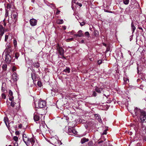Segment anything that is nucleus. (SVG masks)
Wrapping results in <instances>:
<instances>
[{"mask_svg":"<svg viewBox=\"0 0 146 146\" xmlns=\"http://www.w3.org/2000/svg\"><path fill=\"white\" fill-rule=\"evenodd\" d=\"M23 141L27 146H35L37 143L35 138H29L25 134L23 135Z\"/></svg>","mask_w":146,"mask_h":146,"instance_id":"nucleus-1","label":"nucleus"},{"mask_svg":"<svg viewBox=\"0 0 146 146\" xmlns=\"http://www.w3.org/2000/svg\"><path fill=\"white\" fill-rule=\"evenodd\" d=\"M43 111V110H39L36 109L35 112L34 113L33 119L36 122L39 120L40 118H41L40 116L43 115L41 112V111Z\"/></svg>","mask_w":146,"mask_h":146,"instance_id":"nucleus-2","label":"nucleus"},{"mask_svg":"<svg viewBox=\"0 0 146 146\" xmlns=\"http://www.w3.org/2000/svg\"><path fill=\"white\" fill-rule=\"evenodd\" d=\"M50 143L55 146L60 145L62 144L61 141L58 140L56 137H54L50 139Z\"/></svg>","mask_w":146,"mask_h":146,"instance_id":"nucleus-3","label":"nucleus"},{"mask_svg":"<svg viewBox=\"0 0 146 146\" xmlns=\"http://www.w3.org/2000/svg\"><path fill=\"white\" fill-rule=\"evenodd\" d=\"M134 111L133 113V116L135 117V116H136L137 117H139L140 115V113H141V112H142V111H143L140 110L137 108H135Z\"/></svg>","mask_w":146,"mask_h":146,"instance_id":"nucleus-4","label":"nucleus"},{"mask_svg":"<svg viewBox=\"0 0 146 146\" xmlns=\"http://www.w3.org/2000/svg\"><path fill=\"white\" fill-rule=\"evenodd\" d=\"M6 48L5 49V54H10L11 52H12L13 50L12 48L11 47V46L9 43L6 44Z\"/></svg>","mask_w":146,"mask_h":146,"instance_id":"nucleus-5","label":"nucleus"},{"mask_svg":"<svg viewBox=\"0 0 146 146\" xmlns=\"http://www.w3.org/2000/svg\"><path fill=\"white\" fill-rule=\"evenodd\" d=\"M139 117L142 122L146 121V113L144 111L141 112Z\"/></svg>","mask_w":146,"mask_h":146,"instance_id":"nucleus-6","label":"nucleus"},{"mask_svg":"<svg viewBox=\"0 0 146 146\" xmlns=\"http://www.w3.org/2000/svg\"><path fill=\"white\" fill-rule=\"evenodd\" d=\"M46 105V103L44 101L39 100L38 102V107L39 108H43Z\"/></svg>","mask_w":146,"mask_h":146,"instance_id":"nucleus-7","label":"nucleus"},{"mask_svg":"<svg viewBox=\"0 0 146 146\" xmlns=\"http://www.w3.org/2000/svg\"><path fill=\"white\" fill-rule=\"evenodd\" d=\"M5 62L7 63H9L11 60V57L9 54H6L5 55Z\"/></svg>","mask_w":146,"mask_h":146,"instance_id":"nucleus-8","label":"nucleus"},{"mask_svg":"<svg viewBox=\"0 0 146 146\" xmlns=\"http://www.w3.org/2000/svg\"><path fill=\"white\" fill-rule=\"evenodd\" d=\"M30 25L32 26H35L37 24V21L33 18L31 19L29 21Z\"/></svg>","mask_w":146,"mask_h":146,"instance_id":"nucleus-9","label":"nucleus"},{"mask_svg":"<svg viewBox=\"0 0 146 146\" xmlns=\"http://www.w3.org/2000/svg\"><path fill=\"white\" fill-rule=\"evenodd\" d=\"M8 94L9 100L11 101H12L14 99V97L13 96V92L11 90H9V91Z\"/></svg>","mask_w":146,"mask_h":146,"instance_id":"nucleus-10","label":"nucleus"},{"mask_svg":"<svg viewBox=\"0 0 146 146\" xmlns=\"http://www.w3.org/2000/svg\"><path fill=\"white\" fill-rule=\"evenodd\" d=\"M84 34L82 33V30H79L77 33V34H75L74 35V36H75L76 37H81L84 36Z\"/></svg>","mask_w":146,"mask_h":146,"instance_id":"nucleus-11","label":"nucleus"},{"mask_svg":"<svg viewBox=\"0 0 146 146\" xmlns=\"http://www.w3.org/2000/svg\"><path fill=\"white\" fill-rule=\"evenodd\" d=\"M94 116L95 118L97 119L99 122L101 123L102 122V119L99 115L98 114H95Z\"/></svg>","mask_w":146,"mask_h":146,"instance_id":"nucleus-12","label":"nucleus"},{"mask_svg":"<svg viewBox=\"0 0 146 146\" xmlns=\"http://www.w3.org/2000/svg\"><path fill=\"white\" fill-rule=\"evenodd\" d=\"M58 52L60 55H62L64 52V50L61 47H59L58 48Z\"/></svg>","mask_w":146,"mask_h":146,"instance_id":"nucleus-13","label":"nucleus"},{"mask_svg":"<svg viewBox=\"0 0 146 146\" xmlns=\"http://www.w3.org/2000/svg\"><path fill=\"white\" fill-rule=\"evenodd\" d=\"M12 78L14 81H16L18 78L17 74L16 73H13L12 75Z\"/></svg>","mask_w":146,"mask_h":146,"instance_id":"nucleus-14","label":"nucleus"},{"mask_svg":"<svg viewBox=\"0 0 146 146\" xmlns=\"http://www.w3.org/2000/svg\"><path fill=\"white\" fill-rule=\"evenodd\" d=\"M12 17L13 19H14V22H16L17 21V14L16 13H13Z\"/></svg>","mask_w":146,"mask_h":146,"instance_id":"nucleus-15","label":"nucleus"},{"mask_svg":"<svg viewBox=\"0 0 146 146\" xmlns=\"http://www.w3.org/2000/svg\"><path fill=\"white\" fill-rule=\"evenodd\" d=\"M4 33V30L2 27H0V36H3Z\"/></svg>","mask_w":146,"mask_h":146,"instance_id":"nucleus-16","label":"nucleus"},{"mask_svg":"<svg viewBox=\"0 0 146 146\" xmlns=\"http://www.w3.org/2000/svg\"><path fill=\"white\" fill-rule=\"evenodd\" d=\"M89 139H88L86 138H83L81 139V142L82 144H83L86 142H87L88 141Z\"/></svg>","mask_w":146,"mask_h":146,"instance_id":"nucleus-17","label":"nucleus"},{"mask_svg":"<svg viewBox=\"0 0 146 146\" xmlns=\"http://www.w3.org/2000/svg\"><path fill=\"white\" fill-rule=\"evenodd\" d=\"M95 90L98 93H101L102 91V89L96 87L95 88Z\"/></svg>","mask_w":146,"mask_h":146,"instance_id":"nucleus-18","label":"nucleus"},{"mask_svg":"<svg viewBox=\"0 0 146 146\" xmlns=\"http://www.w3.org/2000/svg\"><path fill=\"white\" fill-rule=\"evenodd\" d=\"M131 29L132 30V33H133L135 30L136 28L134 26L133 22H132L131 23Z\"/></svg>","mask_w":146,"mask_h":146,"instance_id":"nucleus-19","label":"nucleus"},{"mask_svg":"<svg viewBox=\"0 0 146 146\" xmlns=\"http://www.w3.org/2000/svg\"><path fill=\"white\" fill-rule=\"evenodd\" d=\"M5 6L6 7V9H10L11 7V5L10 4H5Z\"/></svg>","mask_w":146,"mask_h":146,"instance_id":"nucleus-20","label":"nucleus"},{"mask_svg":"<svg viewBox=\"0 0 146 146\" xmlns=\"http://www.w3.org/2000/svg\"><path fill=\"white\" fill-rule=\"evenodd\" d=\"M31 77L33 80V83H34L35 81L36 80V77L34 73H33L31 74Z\"/></svg>","mask_w":146,"mask_h":146,"instance_id":"nucleus-21","label":"nucleus"},{"mask_svg":"<svg viewBox=\"0 0 146 146\" xmlns=\"http://www.w3.org/2000/svg\"><path fill=\"white\" fill-rule=\"evenodd\" d=\"M63 72H65L66 73H69L70 72V69L68 67H66V69L63 70Z\"/></svg>","mask_w":146,"mask_h":146,"instance_id":"nucleus-22","label":"nucleus"},{"mask_svg":"<svg viewBox=\"0 0 146 146\" xmlns=\"http://www.w3.org/2000/svg\"><path fill=\"white\" fill-rule=\"evenodd\" d=\"M73 128H70L68 129L67 133L70 135H72V133Z\"/></svg>","mask_w":146,"mask_h":146,"instance_id":"nucleus-23","label":"nucleus"},{"mask_svg":"<svg viewBox=\"0 0 146 146\" xmlns=\"http://www.w3.org/2000/svg\"><path fill=\"white\" fill-rule=\"evenodd\" d=\"M64 23V21L62 19H58L56 20V23L58 24H62Z\"/></svg>","mask_w":146,"mask_h":146,"instance_id":"nucleus-24","label":"nucleus"},{"mask_svg":"<svg viewBox=\"0 0 146 146\" xmlns=\"http://www.w3.org/2000/svg\"><path fill=\"white\" fill-rule=\"evenodd\" d=\"M5 84L4 83H3L2 87H1V90L3 92H4L5 90Z\"/></svg>","mask_w":146,"mask_h":146,"instance_id":"nucleus-25","label":"nucleus"},{"mask_svg":"<svg viewBox=\"0 0 146 146\" xmlns=\"http://www.w3.org/2000/svg\"><path fill=\"white\" fill-rule=\"evenodd\" d=\"M33 66L35 67L38 68L40 66V64L38 62H35L33 63Z\"/></svg>","mask_w":146,"mask_h":146,"instance_id":"nucleus-26","label":"nucleus"},{"mask_svg":"<svg viewBox=\"0 0 146 146\" xmlns=\"http://www.w3.org/2000/svg\"><path fill=\"white\" fill-rule=\"evenodd\" d=\"M123 3L126 5L128 4L129 2V0H123Z\"/></svg>","mask_w":146,"mask_h":146,"instance_id":"nucleus-27","label":"nucleus"},{"mask_svg":"<svg viewBox=\"0 0 146 146\" xmlns=\"http://www.w3.org/2000/svg\"><path fill=\"white\" fill-rule=\"evenodd\" d=\"M13 139L15 141V142H17L18 140V137L16 136H14Z\"/></svg>","mask_w":146,"mask_h":146,"instance_id":"nucleus-28","label":"nucleus"},{"mask_svg":"<svg viewBox=\"0 0 146 146\" xmlns=\"http://www.w3.org/2000/svg\"><path fill=\"white\" fill-rule=\"evenodd\" d=\"M7 67V65L6 64H4L2 66V68L3 70H5Z\"/></svg>","mask_w":146,"mask_h":146,"instance_id":"nucleus-29","label":"nucleus"},{"mask_svg":"<svg viewBox=\"0 0 146 146\" xmlns=\"http://www.w3.org/2000/svg\"><path fill=\"white\" fill-rule=\"evenodd\" d=\"M72 134H77V131L74 128L73 129V130L72 131Z\"/></svg>","mask_w":146,"mask_h":146,"instance_id":"nucleus-30","label":"nucleus"},{"mask_svg":"<svg viewBox=\"0 0 146 146\" xmlns=\"http://www.w3.org/2000/svg\"><path fill=\"white\" fill-rule=\"evenodd\" d=\"M19 56V54L18 53L16 52L15 53V57L17 59H18Z\"/></svg>","mask_w":146,"mask_h":146,"instance_id":"nucleus-31","label":"nucleus"},{"mask_svg":"<svg viewBox=\"0 0 146 146\" xmlns=\"http://www.w3.org/2000/svg\"><path fill=\"white\" fill-rule=\"evenodd\" d=\"M85 35L88 38L89 37L90 35L89 33L88 32H86L85 33Z\"/></svg>","mask_w":146,"mask_h":146,"instance_id":"nucleus-32","label":"nucleus"},{"mask_svg":"<svg viewBox=\"0 0 146 146\" xmlns=\"http://www.w3.org/2000/svg\"><path fill=\"white\" fill-rule=\"evenodd\" d=\"M49 6H50L53 9L55 8V5L53 4H50Z\"/></svg>","mask_w":146,"mask_h":146,"instance_id":"nucleus-33","label":"nucleus"},{"mask_svg":"<svg viewBox=\"0 0 146 146\" xmlns=\"http://www.w3.org/2000/svg\"><path fill=\"white\" fill-rule=\"evenodd\" d=\"M37 85L39 87H41L42 86V84L41 82L38 81L37 82Z\"/></svg>","mask_w":146,"mask_h":146,"instance_id":"nucleus-34","label":"nucleus"},{"mask_svg":"<svg viewBox=\"0 0 146 146\" xmlns=\"http://www.w3.org/2000/svg\"><path fill=\"white\" fill-rule=\"evenodd\" d=\"M11 101V105L12 107H14L16 103L14 102L13 100Z\"/></svg>","mask_w":146,"mask_h":146,"instance_id":"nucleus-35","label":"nucleus"},{"mask_svg":"<svg viewBox=\"0 0 146 146\" xmlns=\"http://www.w3.org/2000/svg\"><path fill=\"white\" fill-rule=\"evenodd\" d=\"M1 97L3 99H5L6 98V96L3 93L1 94Z\"/></svg>","mask_w":146,"mask_h":146,"instance_id":"nucleus-36","label":"nucleus"},{"mask_svg":"<svg viewBox=\"0 0 146 146\" xmlns=\"http://www.w3.org/2000/svg\"><path fill=\"white\" fill-rule=\"evenodd\" d=\"M6 10V12H5V17H7L9 15V13L8 11V10H7V9H5Z\"/></svg>","mask_w":146,"mask_h":146,"instance_id":"nucleus-37","label":"nucleus"},{"mask_svg":"<svg viewBox=\"0 0 146 146\" xmlns=\"http://www.w3.org/2000/svg\"><path fill=\"white\" fill-rule=\"evenodd\" d=\"M88 145L90 146H92L93 145V143L92 141H89L88 143Z\"/></svg>","mask_w":146,"mask_h":146,"instance_id":"nucleus-38","label":"nucleus"},{"mask_svg":"<svg viewBox=\"0 0 146 146\" xmlns=\"http://www.w3.org/2000/svg\"><path fill=\"white\" fill-rule=\"evenodd\" d=\"M13 44L15 46H16L17 45V42L16 40H13Z\"/></svg>","mask_w":146,"mask_h":146,"instance_id":"nucleus-39","label":"nucleus"},{"mask_svg":"<svg viewBox=\"0 0 146 146\" xmlns=\"http://www.w3.org/2000/svg\"><path fill=\"white\" fill-rule=\"evenodd\" d=\"M92 95L94 96H96L97 95V94L94 91L92 92Z\"/></svg>","mask_w":146,"mask_h":146,"instance_id":"nucleus-40","label":"nucleus"},{"mask_svg":"<svg viewBox=\"0 0 146 146\" xmlns=\"http://www.w3.org/2000/svg\"><path fill=\"white\" fill-rule=\"evenodd\" d=\"M8 38V36L7 35H6L5 37V41H6Z\"/></svg>","mask_w":146,"mask_h":146,"instance_id":"nucleus-41","label":"nucleus"},{"mask_svg":"<svg viewBox=\"0 0 146 146\" xmlns=\"http://www.w3.org/2000/svg\"><path fill=\"white\" fill-rule=\"evenodd\" d=\"M14 146H18L17 142H15L14 143Z\"/></svg>","mask_w":146,"mask_h":146,"instance_id":"nucleus-42","label":"nucleus"},{"mask_svg":"<svg viewBox=\"0 0 146 146\" xmlns=\"http://www.w3.org/2000/svg\"><path fill=\"white\" fill-rule=\"evenodd\" d=\"M95 32V36H98L99 35L98 32V31H96Z\"/></svg>","mask_w":146,"mask_h":146,"instance_id":"nucleus-43","label":"nucleus"},{"mask_svg":"<svg viewBox=\"0 0 146 146\" xmlns=\"http://www.w3.org/2000/svg\"><path fill=\"white\" fill-rule=\"evenodd\" d=\"M60 12V11L58 9L57 10V11L56 13V14L58 15L59 14Z\"/></svg>","mask_w":146,"mask_h":146,"instance_id":"nucleus-44","label":"nucleus"},{"mask_svg":"<svg viewBox=\"0 0 146 146\" xmlns=\"http://www.w3.org/2000/svg\"><path fill=\"white\" fill-rule=\"evenodd\" d=\"M98 64H100L102 63V61L101 60H99L98 61Z\"/></svg>","mask_w":146,"mask_h":146,"instance_id":"nucleus-45","label":"nucleus"},{"mask_svg":"<svg viewBox=\"0 0 146 146\" xmlns=\"http://www.w3.org/2000/svg\"><path fill=\"white\" fill-rule=\"evenodd\" d=\"M76 4L80 7H81L82 5V4L80 3H77Z\"/></svg>","mask_w":146,"mask_h":146,"instance_id":"nucleus-46","label":"nucleus"},{"mask_svg":"<svg viewBox=\"0 0 146 146\" xmlns=\"http://www.w3.org/2000/svg\"><path fill=\"white\" fill-rule=\"evenodd\" d=\"M138 50H142V52H145V50H144L142 48H139V49Z\"/></svg>","mask_w":146,"mask_h":146,"instance_id":"nucleus-47","label":"nucleus"},{"mask_svg":"<svg viewBox=\"0 0 146 146\" xmlns=\"http://www.w3.org/2000/svg\"><path fill=\"white\" fill-rule=\"evenodd\" d=\"M85 23L84 22H82L80 23V25L81 26H83V25H85Z\"/></svg>","mask_w":146,"mask_h":146,"instance_id":"nucleus-48","label":"nucleus"},{"mask_svg":"<svg viewBox=\"0 0 146 146\" xmlns=\"http://www.w3.org/2000/svg\"><path fill=\"white\" fill-rule=\"evenodd\" d=\"M16 70V68L15 66H13L12 68V70L13 71H15Z\"/></svg>","mask_w":146,"mask_h":146,"instance_id":"nucleus-49","label":"nucleus"},{"mask_svg":"<svg viewBox=\"0 0 146 146\" xmlns=\"http://www.w3.org/2000/svg\"><path fill=\"white\" fill-rule=\"evenodd\" d=\"M73 38H70V39H67L66 40H67V41H69V40H73Z\"/></svg>","mask_w":146,"mask_h":146,"instance_id":"nucleus-50","label":"nucleus"},{"mask_svg":"<svg viewBox=\"0 0 146 146\" xmlns=\"http://www.w3.org/2000/svg\"><path fill=\"white\" fill-rule=\"evenodd\" d=\"M8 22L9 23H13V21H12L10 20L9 19V20Z\"/></svg>","mask_w":146,"mask_h":146,"instance_id":"nucleus-51","label":"nucleus"},{"mask_svg":"<svg viewBox=\"0 0 146 146\" xmlns=\"http://www.w3.org/2000/svg\"><path fill=\"white\" fill-rule=\"evenodd\" d=\"M62 28L64 30L66 29V27L65 26H62Z\"/></svg>","mask_w":146,"mask_h":146,"instance_id":"nucleus-52","label":"nucleus"},{"mask_svg":"<svg viewBox=\"0 0 146 146\" xmlns=\"http://www.w3.org/2000/svg\"><path fill=\"white\" fill-rule=\"evenodd\" d=\"M69 33H70V34L73 35L74 33V32L73 31H72L71 32H70Z\"/></svg>","mask_w":146,"mask_h":146,"instance_id":"nucleus-53","label":"nucleus"},{"mask_svg":"<svg viewBox=\"0 0 146 146\" xmlns=\"http://www.w3.org/2000/svg\"><path fill=\"white\" fill-rule=\"evenodd\" d=\"M140 67L139 66H138L137 67V70H138V71H139V70L140 69Z\"/></svg>","mask_w":146,"mask_h":146,"instance_id":"nucleus-54","label":"nucleus"},{"mask_svg":"<svg viewBox=\"0 0 146 146\" xmlns=\"http://www.w3.org/2000/svg\"><path fill=\"white\" fill-rule=\"evenodd\" d=\"M80 43H84V40H82L80 42Z\"/></svg>","mask_w":146,"mask_h":146,"instance_id":"nucleus-55","label":"nucleus"},{"mask_svg":"<svg viewBox=\"0 0 146 146\" xmlns=\"http://www.w3.org/2000/svg\"><path fill=\"white\" fill-rule=\"evenodd\" d=\"M19 134V132H15V134L16 135H18Z\"/></svg>","mask_w":146,"mask_h":146,"instance_id":"nucleus-56","label":"nucleus"},{"mask_svg":"<svg viewBox=\"0 0 146 146\" xmlns=\"http://www.w3.org/2000/svg\"><path fill=\"white\" fill-rule=\"evenodd\" d=\"M128 133L130 135H131L132 134V133L131 132H130L129 133Z\"/></svg>","mask_w":146,"mask_h":146,"instance_id":"nucleus-57","label":"nucleus"},{"mask_svg":"<svg viewBox=\"0 0 146 146\" xmlns=\"http://www.w3.org/2000/svg\"><path fill=\"white\" fill-rule=\"evenodd\" d=\"M139 29H140V30H143V29L142 28H141V27H139Z\"/></svg>","mask_w":146,"mask_h":146,"instance_id":"nucleus-58","label":"nucleus"},{"mask_svg":"<svg viewBox=\"0 0 146 146\" xmlns=\"http://www.w3.org/2000/svg\"><path fill=\"white\" fill-rule=\"evenodd\" d=\"M102 142V141H99V142H98V143H101Z\"/></svg>","mask_w":146,"mask_h":146,"instance_id":"nucleus-59","label":"nucleus"},{"mask_svg":"<svg viewBox=\"0 0 146 146\" xmlns=\"http://www.w3.org/2000/svg\"><path fill=\"white\" fill-rule=\"evenodd\" d=\"M35 1V0H32V2H33V3H34V1Z\"/></svg>","mask_w":146,"mask_h":146,"instance_id":"nucleus-60","label":"nucleus"},{"mask_svg":"<svg viewBox=\"0 0 146 146\" xmlns=\"http://www.w3.org/2000/svg\"><path fill=\"white\" fill-rule=\"evenodd\" d=\"M139 145V143H137V146H138V145Z\"/></svg>","mask_w":146,"mask_h":146,"instance_id":"nucleus-61","label":"nucleus"},{"mask_svg":"<svg viewBox=\"0 0 146 146\" xmlns=\"http://www.w3.org/2000/svg\"><path fill=\"white\" fill-rule=\"evenodd\" d=\"M126 82L128 81V82H129V81L128 80H126Z\"/></svg>","mask_w":146,"mask_h":146,"instance_id":"nucleus-62","label":"nucleus"},{"mask_svg":"<svg viewBox=\"0 0 146 146\" xmlns=\"http://www.w3.org/2000/svg\"><path fill=\"white\" fill-rule=\"evenodd\" d=\"M4 25L5 26H6V24H4Z\"/></svg>","mask_w":146,"mask_h":146,"instance_id":"nucleus-63","label":"nucleus"},{"mask_svg":"<svg viewBox=\"0 0 146 146\" xmlns=\"http://www.w3.org/2000/svg\"><path fill=\"white\" fill-rule=\"evenodd\" d=\"M8 146H12L11 145H9Z\"/></svg>","mask_w":146,"mask_h":146,"instance_id":"nucleus-64","label":"nucleus"}]
</instances>
